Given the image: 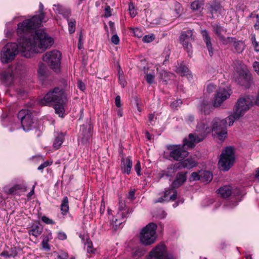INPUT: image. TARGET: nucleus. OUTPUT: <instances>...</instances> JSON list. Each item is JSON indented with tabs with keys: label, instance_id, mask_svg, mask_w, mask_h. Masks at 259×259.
Listing matches in <instances>:
<instances>
[{
	"label": "nucleus",
	"instance_id": "obj_16",
	"mask_svg": "<svg viewBox=\"0 0 259 259\" xmlns=\"http://www.w3.org/2000/svg\"><path fill=\"white\" fill-rule=\"evenodd\" d=\"M53 10L57 14L62 15L64 19L69 18L71 15V10L60 4L53 5Z\"/></svg>",
	"mask_w": 259,
	"mask_h": 259
},
{
	"label": "nucleus",
	"instance_id": "obj_56",
	"mask_svg": "<svg viewBox=\"0 0 259 259\" xmlns=\"http://www.w3.org/2000/svg\"><path fill=\"white\" fill-rule=\"evenodd\" d=\"M134 33L135 35L139 38L142 37V34L140 29L138 28H136L134 29Z\"/></svg>",
	"mask_w": 259,
	"mask_h": 259
},
{
	"label": "nucleus",
	"instance_id": "obj_9",
	"mask_svg": "<svg viewBox=\"0 0 259 259\" xmlns=\"http://www.w3.org/2000/svg\"><path fill=\"white\" fill-rule=\"evenodd\" d=\"M229 123V120L226 119L221 120L219 118H215L212 121L211 131H214L218 136L220 140H223L227 136V124ZM229 125V123H228Z\"/></svg>",
	"mask_w": 259,
	"mask_h": 259
},
{
	"label": "nucleus",
	"instance_id": "obj_35",
	"mask_svg": "<svg viewBox=\"0 0 259 259\" xmlns=\"http://www.w3.org/2000/svg\"><path fill=\"white\" fill-rule=\"evenodd\" d=\"M64 135L61 133L56 137L53 143V147L56 149H59L64 141Z\"/></svg>",
	"mask_w": 259,
	"mask_h": 259
},
{
	"label": "nucleus",
	"instance_id": "obj_15",
	"mask_svg": "<svg viewBox=\"0 0 259 259\" xmlns=\"http://www.w3.org/2000/svg\"><path fill=\"white\" fill-rule=\"evenodd\" d=\"M231 93V91L228 89L220 88L215 97L213 107H218L220 106L226 100L230 97Z\"/></svg>",
	"mask_w": 259,
	"mask_h": 259
},
{
	"label": "nucleus",
	"instance_id": "obj_37",
	"mask_svg": "<svg viewBox=\"0 0 259 259\" xmlns=\"http://www.w3.org/2000/svg\"><path fill=\"white\" fill-rule=\"evenodd\" d=\"M52 239V233L49 232L48 235L43 237L42 241L41 242L42 247L45 249H50V247L48 243L49 240Z\"/></svg>",
	"mask_w": 259,
	"mask_h": 259
},
{
	"label": "nucleus",
	"instance_id": "obj_47",
	"mask_svg": "<svg viewBox=\"0 0 259 259\" xmlns=\"http://www.w3.org/2000/svg\"><path fill=\"white\" fill-rule=\"evenodd\" d=\"M1 256L7 257H15L16 256V253L15 252L13 253H9V251L4 250L1 253Z\"/></svg>",
	"mask_w": 259,
	"mask_h": 259
},
{
	"label": "nucleus",
	"instance_id": "obj_38",
	"mask_svg": "<svg viewBox=\"0 0 259 259\" xmlns=\"http://www.w3.org/2000/svg\"><path fill=\"white\" fill-rule=\"evenodd\" d=\"M201 180L206 182H210L212 179V175L209 171H204L200 173Z\"/></svg>",
	"mask_w": 259,
	"mask_h": 259
},
{
	"label": "nucleus",
	"instance_id": "obj_22",
	"mask_svg": "<svg viewBox=\"0 0 259 259\" xmlns=\"http://www.w3.org/2000/svg\"><path fill=\"white\" fill-rule=\"evenodd\" d=\"M18 190L21 192H25L26 191V185L23 183H21L15 185L10 188H6L5 189V192L8 194H17Z\"/></svg>",
	"mask_w": 259,
	"mask_h": 259
},
{
	"label": "nucleus",
	"instance_id": "obj_18",
	"mask_svg": "<svg viewBox=\"0 0 259 259\" xmlns=\"http://www.w3.org/2000/svg\"><path fill=\"white\" fill-rule=\"evenodd\" d=\"M227 45H232L235 49V52L237 53H241L245 49L244 43L241 40H237L236 38L232 37H228L227 41Z\"/></svg>",
	"mask_w": 259,
	"mask_h": 259
},
{
	"label": "nucleus",
	"instance_id": "obj_55",
	"mask_svg": "<svg viewBox=\"0 0 259 259\" xmlns=\"http://www.w3.org/2000/svg\"><path fill=\"white\" fill-rule=\"evenodd\" d=\"M57 257L59 259H69L68 254L66 252H61Z\"/></svg>",
	"mask_w": 259,
	"mask_h": 259
},
{
	"label": "nucleus",
	"instance_id": "obj_45",
	"mask_svg": "<svg viewBox=\"0 0 259 259\" xmlns=\"http://www.w3.org/2000/svg\"><path fill=\"white\" fill-rule=\"evenodd\" d=\"M41 220L46 224L54 225L55 224V222L53 220L45 215L41 218Z\"/></svg>",
	"mask_w": 259,
	"mask_h": 259
},
{
	"label": "nucleus",
	"instance_id": "obj_30",
	"mask_svg": "<svg viewBox=\"0 0 259 259\" xmlns=\"http://www.w3.org/2000/svg\"><path fill=\"white\" fill-rule=\"evenodd\" d=\"M218 194L223 198H228L232 194V189L230 186L225 185L220 187L218 190Z\"/></svg>",
	"mask_w": 259,
	"mask_h": 259
},
{
	"label": "nucleus",
	"instance_id": "obj_57",
	"mask_svg": "<svg viewBox=\"0 0 259 259\" xmlns=\"http://www.w3.org/2000/svg\"><path fill=\"white\" fill-rule=\"evenodd\" d=\"M77 85H78V88L81 91H83L85 89V86L84 83L80 80L78 81Z\"/></svg>",
	"mask_w": 259,
	"mask_h": 259
},
{
	"label": "nucleus",
	"instance_id": "obj_7",
	"mask_svg": "<svg viewBox=\"0 0 259 259\" xmlns=\"http://www.w3.org/2000/svg\"><path fill=\"white\" fill-rule=\"evenodd\" d=\"M234 161L233 148L228 147L222 151L218 165L221 170L228 171L233 165Z\"/></svg>",
	"mask_w": 259,
	"mask_h": 259
},
{
	"label": "nucleus",
	"instance_id": "obj_31",
	"mask_svg": "<svg viewBox=\"0 0 259 259\" xmlns=\"http://www.w3.org/2000/svg\"><path fill=\"white\" fill-rule=\"evenodd\" d=\"M80 131L82 135V142L84 143L88 142L92 136L91 127L89 126V128L86 129L84 125H83L80 128Z\"/></svg>",
	"mask_w": 259,
	"mask_h": 259
},
{
	"label": "nucleus",
	"instance_id": "obj_40",
	"mask_svg": "<svg viewBox=\"0 0 259 259\" xmlns=\"http://www.w3.org/2000/svg\"><path fill=\"white\" fill-rule=\"evenodd\" d=\"M204 3L202 1H200L199 0L194 1L191 3V8L194 11L199 10H200Z\"/></svg>",
	"mask_w": 259,
	"mask_h": 259
},
{
	"label": "nucleus",
	"instance_id": "obj_3",
	"mask_svg": "<svg viewBox=\"0 0 259 259\" xmlns=\"http://www.w3.org/2000/svg\"><path fill=\"white\" fill-rule=\"evenodd\" d=\"M253 97L249 96L241 97L238 99L233 115L227 117L229 120V126L233 125L235 120L243 116L253 105Z\"/></svg>",
	"mask_w": 259,
	"mask_h": 259
},
{
	"label": "nucleus",
	"instance_id": "obj_13",
	"mask_svg": "<svg viewBox=\"0 0 259 259\" xmlns=\"http://www.w3.org/2000/svg\"><path fill=\"white\" fill-rule=\"evenodd\" d=\"M24 131H28L33 127V121L32 113L28 110L22 109L18 114Z\"/></svg>",
	"mask_w": 259,
	"mask_h": 259
},
{
	"label": "nucleus",
	"instance_id": "obj_46",
	"mask_svg": "<svg viewBox=\"0 0 259 259\" xmlns=\"http://www.w3.org/2000/svg\"><path fill=\"white\" fill-rule=\"evenodd\" d=\"M154 76L150 73L147 74L145 76L147 82L150 84L153 83L154 81Z\"/></svg>",
	"mask_w": 259,
	"mask_h": 259
},
{
	"label": "nucleus",
	"instance_id": "obj_52",
	"mask_svg": "<svg viewBox=\"0 0 259 259\" xmlns=\"http://www.w3.org/2000/svg\"><path fill=\"white\" fill-rule=\"evenodd\" d=\"M111 9L109 6L107 5L105 8V17L108 18L111 16Z\"/></svg>",
	"mask_w": 259,
	"mask_h": 259
},
{
	"label": "nucleus",
	"instance_id": "obj_27",
	"mask_svg": "<svg viewBox=\"0 0 259 259\" xmlns=\"http://www.w3.org/2000/svg\"><path fill=\"white\" fill-rule=\"evenodd\" d=\"M42 230V227L38 224H33L28 230V234L29 235L37 237L41 234Z\"/></svg>",
	"mask_w": 259,
	"mask_h": 259
},
{
	"label": "nucleus",
	"instance_id": "obj_26",
	"mask_svg": "<svg viewBox=\"0 0 259 259\" xmlns=\"http://www.w3.org/2000/svg\"><path fill=\"white\" fill-rule=\"evenodd\" d=\"M13 73L10 72L4 71L1 75V79L3 82L7 85H10L13 82Z\"/></svg>",
	"mask_w": 259,
	"mask_h": 259
},
{
	"label": "nucleus",
	"instance_id": "obj_41",
	"mask_svg": "<svg viewBox=\"0 0 259 259\" xmlns=\"http://www.w3.org/2000/svg\"><path fill=\"white\" fill-rule=\"evenodd\" d=\"M128 11L132 18L135 17L137 15V10L135 9L134 4L132 2L128 3Z\"/></svg>",
	"mask_w": 259,
	"mask_h": 259
},
{
	"label": "nucleus",
	"instance_id": "obj_53",
	"mask_svg": "<svg viewBox=\"0 0 259 259\" xmlns=\"http://www.w3.org/2000/svg\"><path fill=\"white\" fill-rule=\"evenodd\" d=\"M191 179L193 181L201 180L200 174H198L197 172H193L191 174Z\"/></svg>",
	"mask_w": 259,
	"mask_h": 259
},
{
	"label": "nucleus",
	"instance_id": "obj_17",
	"mask_svg": "<svg viewBox=\"0 0 259 259\" xmlns=\"http://www.w3.org/2000/svg\"><path fill=\"white\" fill-rule=\"evenodd\" d=\"M212 31L222 41L223 44L224 45H227V41L228 40V37L225 38L223 35L226 33L227 30L220 24L212 25Z\"/></svg>",
	"mask_w": 259,
	"mask_h": 259
},
{
	"label": "nucleus",
	"instance_id": "obj_25",
	"mask_svg": "<svg viewBox=\"0 0 259 259\" xmlns=\"http://www.w3.org/2000/svg\"><path fill=\"white\" fill-rule=\"evenodd\" d=\"M180 168L177 163L172 165L162 171L161 177L164 176L172 177L175 175L176 172Z\"/></svg>",
	"mask_w": 259,
	"mask_h": 259
},
{
	"label": "nucleus",
	"instance_id": "obj_58",
	"mask_svg": "<svg viewBox=\"0 0 259 259\" xmlns=\"http://www.w3.org/2000/svg\"><path fill=\"white\" fill-rule=\"evenodd\" d=\"M194 119H195V117H194V115H191V114L189 115L186 118V120L188 123H190L193 122L194 121Z\"/></svg>",
	"mask_w": 259,
	"mask_h": 259
},
{
	"label": "nucleus",
	"instance_id": "obj_4",
	"mask_svg": "<svg viewBox=\"0 0 259 259\" xmlns=\"http://www.w3.org/2000/svg\"><path fill=\"white\" fill-rule=\"evenodd\" d=\"M196 131L200 132L199 134H190L189 139H184V145L187 146L190 149L193 148L197 143L202 141L205 137L206 134L211 132V127L204 121L198 123L196 126Z\"/></svg>",
	"mask_w": 259,
	"mask_h": 259
},
{
	"label": "nucleus",
	"instance_id": "obj_39",
	"mask_svg": "<svg viewBox=\"0 0 259 259\" xmlns=\"http://www.w3.org/2000/svg\"><path fill=\"white\" fill-rule=\"evenodd\" d=\"M145 253L144 250L139 247H136L133 249L132 255L134 258H138L142 256Z\"/></svg>",
	"mask_w": 259,
	"mask_h": 259
},
{
	"label": "nucleus",
	"instance_id": "obj_48",
	"mask_svg": "<svg viewBox=\"0 0 259 259\" xmlns=\"http://www.w3.org/2000/svg\"><path fill=\"white\" fill-rule=\"evenodd\" d=\"M182 104V101L179 100H177L174 102H172L170 106L172 109H177V108L179 106H180Z\"/></svg>",
	"mask_w": 259,
	"mask_h": 259
},
{
	"label": "nucleus",
	"instance_id": "obj_6",
	"mask_svg": "<svg viewBox=\"0 0 259 259\" xmlns=\"http://www.w3.org/2000/svg\"><path fill=\"white\" fill-rule=\"evenodd\" d=\"M157 225L153 223L148 224L140 233V241L146 245L153 244L156 241V230Z\"/></svg>",
	"mask_w": 259,
	"mask_h": 259
},
{
	"label": "nucleus",
	"instance_id": "obj_19",
	"mask_svg": "<svg viewBox=\"0 0 259 259\" xmlns=\"http://www.w3.org/2000/svg\"><path fill=\"white\" fill-rule=\"evenodd\" d=\"M132 166L133 162L130 157H127L125 159L123 157L122 158L121 162V169L123 173L129 175L131 173Z\"/></svg>",
	"mask_w": 259,
	"mask_h": 259
},
{
	"label": "nucleus",
	"instance_id": "obj_29",
	"mask_svg": "<svg viewBox=\"0 0 259 259\" xmlns=\"http://www.w3.org/2000/svg\"><path fill=\"white\" fill-rule=\"evenodd\" d=\"M200 111L204 114H209L213 109L211 104L206 101H203L199 106Z\"/></svg>",
	"mask_w": 259,
	"mask_h": 259
},
{
	"label": "nucleus",
	"instance_id": "obj_24",
	"mask_svg": "<svg viewBox=\"0 0 259 259\" xmlns=\"http://www.w3.org/2000/svg\"><path fill=\"white\" fill-rule=\"evenodd\" d=\"M180 169L183 168L190 169L196 165L195 160L192 158H188L183 161L177 163Z\"/></svg>",
	"mask_w": 259,
	"mask_h": 259
},
{
	"label": "nucleus",
	"instance_id": "obj_8",
	"mask_svg": "<svg viewBox=\"0 0 259 259\" xmlns=\"http://www.w3.org/2000/svg\"><path fill=\"white\" fill-rule=\"evenodd\" d=\"M61 56L62 54L59 51L54 50L47 52L42 59L54 71L58 72L60 66Z\"/></svg>",
	"mask_w": 259,
	"mask_h": 259
},
{
	"label": "nucleus",
	"instance_id": "obj_32",
	"mask_svg": "<svg viewBox=\"0 0 259 259\" xmlns=\"http://www.w3.org/2000/svg\"><path fill=\"white\" fill-rule=\"evenodd\" d=\"M177 188H174L170 186V188L166 190L164 192V197L167 199V197L170 195L169 200L174 201L177 199Z\"/></svg>",
	"mask_w": 259,
	"mask_h": 259
},
{
	"label": "nucleus",
	"instance_id": "obj_21",
	"mask_svg": "<svg viewBox=\"0 0 259 259\" xmlns=\"http://www.w3.org/2000/svg\"><path fill=\"white\" fill-rule=\"evenodd\" d=\"M206 8L209 11V13L211 14V18H214V15L217 14H220L222 10L220 4L218 3H214L211 4H207Z\"/></svg>",
	"mask_w": 259,
	"mask_h": 259
},
{
	"label": "nucleus",
	"instance_id": "obj_28",
	"mask_svg": "<svg viewBox=\"0 0 259 259\" xmlns=\"http://www.w3.org/2000/svg\"><path fill=\"white\" fill-rule=\"evenodd\" d=\"M38 77L39 80H45L48 75V71L46 66L43 63H39L37 70Z\"/></svg>",
	"mask_w": 259,
	"mask_h": 259
},
{
	"label": "nucleus",
	"instance_id": "obj_50",
	"mask_svg": "<svg viewBox=\"0 0 259 259\" xmlns=\"http://www.w3.org/2000/svg\"><path fill=\"white\" fill-rule=\"evenodd\" d=\"M87 252L90 253H94V250L92 248V242L90 240L87 241Z\"/></svg>",
	"mask_w": 259,
	"mask_h": 259
},
{
	"label": "nucleus",
	"instance_id": "obj_12",
	"mask_svg": "<svg viewBox=\"0 0 259 259\" xmlns=\"http://www.w3.org/2000/svg\"><path fill=\"white\" fill-rule=\"evenodd\" d=\"M147 259H173V258L171 254L168 253L166 246L163 244H160L150 251Z\"/></svg>",
	"mask_w": 259,
	"mask_h": 259
},
{
	"label": "nucleus",
	"instance_id": "obj_62",
	"mask_svg": "<svg viewBox=\"0 0 259 259\" xmlns=\"http://www.w3.org/2000/svg\"><path fill=\"white\" fill-rule=\"evenodd\" d=\"M119 83L122 88H124L126 85V81L124 79L123 77H119L118 78Z\"/></svg>",
	"mask_w": 259,
	"mask_h": 259
},
{
	"label": "nucleus",
	"instance_id": "obj_1",
	"mask_svg": "<svg viewBox=\"0 0 259 259\" xmlns=\"http://www.w3.org/2000/svg\"><path fill=\"white\" fill-rule=\"evenodd\" d=\"M18 45L15 42L6 44L1 52V60L3 63H8L12 61L18 54V50L23 55L30 58L33 53H41L51 47L54 39L44 30H36L34 35L26 34L24 36H19Z\"/></svg>",
	"mask_w": 259,
	"mask_h": 259
},
{
	"label": "nucleus",
	"instance_id": "obj_63",
	"mask_svg": "<svg viewBox=\"0 0 259 259\" xmlns=\"http://www.w3.org/2000/svg\"><path fill=\"white\" fill-rule=\"evenodd\" d=\"M215 87L214 85L210 84L207 85L206 90L208 93H211L215 90Z\"/></svg>",
	"mask_w": 259,
	"mask_h": 259
},
{
	"label": "nucleus",
	"instance_id": "obj_20",
	"mask_svg": "<svg viewBox=\"0 0 259 259\" xmlns=\"http://www.w3.org/2000/svg\"><path fill=\"white\" fill-rule=\"evenodd\" d=\"M201 34L202 36L203 39L205 43L208 51L209 52V55L212 57L213 53V48L211 42V38L207 31L206 30H203L201 32Z\"/></svg>",
	"mask_w": 259,
	"mask_h": 259
},
{
	"label": "nucleus",
	"instance_id": "obj_5",
	"mask_svg": "<svg viewBox=\"0 0 259 259\" xmlns=\"http://www.w3.org/2000/svg\"><path fill=\"white\" fill-rule=\"evenodd\" d=\"M67 98L64 90L55 88L50 91L41 100L42 105L51 106L58 103H66Z\"/></svg>",
	"mask_w": 259,
	"mask_h": 259
},
{
	"label": "nucleus",
	"instance_id": "obj_61",
	"mask_svg": "<svg viewBox=\"0 0 259 259\" xmlns=\"http://www.w3.org/2000/svg\"><path fill=\"white\" fill-rule=\"evenodd\" d=\"M253 67L255 71L259 75V62H254L253 64Z\"/></svg>",
	"mask_w": 259,
	"mask_h": 259
},
{
	"label": "nucleus",
	"instance_id": "obj_23",
	"mask_svg": "<svg viewBox=\"0 0 259 259\" xmlns=\"http://www.w3.org/2000/svg\"><path fill=\"white\" fill-rule=\"evenodd\" d=\"M186 172L178 173L176 179L171 184L172 187L175 188L180 187L186 180Z\"/></svg>",
	"mask_w": 259,
	"mask_h": 259
},
{
	"label": "nucleus",
	"instance_id": "obj_42",
	"mask_svg": "<svg viewBox=\"0 0 259 259\" xmlns=\"http://www.w3.org/2000/svg\"><path fill=\"white\" fill-rule=\"evenodd\" d=\"M174 5L175 7L174 10L176 14L180 16L183 11V8L181 4L178 2L175 1Z\"/></svg>",
	"mask_w": 259,
	"mask_h": 259
},
{
	"label": "nucleus",
	"instance_id": "obj_43",
	"mask_svg": "<svg viewBox=\"0 0 259 259\" xmlns=\"http://www.w3.org/2000/svg\"><path fill=\"white\" fill-rule=\"evenodd\" d=\"M160 78L163 81H166L168 79L169 76L171 74L170 73L168 72L165 70H161L159 72Z\"/></svg>",
	"mask_w": 259,
	"mask_h": 259
},
{
	"label": "nucleus",
	"instance_id": "obj_33",
	"mask_svg": "<svg viewBox=\"0 0 259 259\" xmlns=\"http://www.w3.org/2000/svg\"><path fill=\"white\" fill-rule=\"evenodd\" d=\"M68 199L67 196H64L61 202L60 209L63 215H66L69 210Z\"/></svg>",
	"mask_w": 259,
	"mask_h": 259
},
{
	"label": "nucleus",
	"instance_id": "obj_44",
	"mask_svg": "<svg viewBox=\"0 0 259 259\" xmlns=\"http://www.w3.org/2000/svg\"><path fill=\"white\" fill-rule=\"evenodd\" d=\"M155 39L154 35L153 34H148L145 35L143 38L142 40L143 42L146 43H149L150 42H152L153 40H154Z\"/></svg>",
	"mask_w": 259,
	"mask_h": 259
},
{
	"label": "nucleus",
	"instance_id": "obj_51",
	"mask_svg": "<svg viewBox=\"0 0 259 259\" xmlns=\"http://www.w3.org/2000/svg\"><path fill=\"white\" fill-rule=\"evenodd\" d=\"M52 162H50L49 161H45L44 162H43L42 163H41L37 168V169L38 170H43V169L48 166L49 165H51L52 164Z\"/></svg>",
	"mask_w": 259,
	"mask_h": 259
},
{
	"label": "nucleus",
	"instance_id": "obj_2",
	"mask_svg": "<svg viewBox=\"0 0 259 259\" xmlns=\"http://www.w3.org/2000/svg\"><path fill=\"white\" fill-rule=\"evenodd\" d=\"M43 11L44 6L41 3H40L38 10L39 14L35 15L30 19H25L17 24V35L20 37L24 36L26 34L34 35L36 28L40 27L42 22H46L47 21ZM43 30L45 31L44 29Z\"/></svg>",
	"mask_w": 259,
	"mask_h": 259
},
{
	"label": "nucleus",
	"instance_id": "obj_54",
	"mask_svg": "<svg viewBox=\"0 0 259 259\" xmlns=\"http://www.w3.org/2000/svg\"><path fill=\"white\" fill-rule=\"evenodd\" d=\"M111 42L114 45H118L119 42V38L117 34H114L111 37Z\"/></svg>",
	"mask_w": 259,
	"mask_h": 259
},
{
	"label": "nucleus",
	"instance_id": "obj_10",
	"mask_svg": "<svg viewBox=\"0 0 259 259\" xmlns=\"http://www.w3.org/2000/svg\"><path fill=\"white\" fill-rule=\"evenodd\" d=\"M235 81L241 85L247 86L250 81V74L247 71L245 66H236L234 75Z\"/></svg>",
	"mask_w": 259,
	"mask_h": 259
},
{
	"label": "nucleus",
	"instance_id": "obj_14",
	"mask_svg": "<svg viewBox=\"0 0 259 259\" xmlns=\"http://www.w3.org/2000/svg\"><path fill=\"white\" fill-rule=\"evenodd\" d=\"M194 40L193 31L187 30L182 32L180 36V42L182 45L184 49L187 51L189 55L192 53L191 42Z\"/></svg>",
	"mask_w": 259,
	"mask_h": 259
},
{
	"label": "nucleus",
	"instance_id": "obj_36",
	"mask_svg": "<svg viewBox=\"0 0 259 259\" xmlns=\"http://www.w3.org/2000/svg\"><path fill=\"white\" fill-rule=\"evenodd\" d=\"M68 22V31L70 34L73 33L75 31L76 21L74 19L69 18L66 19Z\"/></svg>",
	"mask_w": 259,
	"mask_h": 259
},
{
	"label": "nucleus",
	"instance_id": "obj_64",
	"mask_svg": "<svg viewBox=\"0 0 259 259\" xmlns=\"http://www.w3.org/2000/svg\"><path fill=\"white\" fill-rule=\"evenodd\" d=\"M128 198L131 200H134L135 198L134 190H131L128 192Z\"/></svg>",
	"mask_w": 259,
	"mask_h": 259
},
{
	"label": "nucleus",
	"instance_id": "obj_34",
	"mask_svg": "<svg viewBox=\"0 0 259 259\" xmlns=\"http://www.w3.org/2000/svg\"><path fill=\"white\" fill-rule=\"evenodd\" d=\"M66 103H58L52 105L54 106L56 113L59 114L60 116H62L64 113V105Z\"/></svg>",
	"mask_w": 259,
	"mask_h": 259
},
{
	"label": "nucleus",
	"instance_id": "obj_49",
	"mask_svg": "<svg viewBox=\"0 0 259 259\" xmlns=\"http://www.w3.org/2000/svg\"><path fill=\"white\" fill-rule=\"evenodd\" d=\"M134 169L137 172L138 176H140L141 175V163L140 161H138L136 165H135Z\"/></svg>",
	"mask_w": 259,
	"mask_h": 259
},
{
	"label": "nucleus",
	"instance_id": "obj_11",
	"mask_svg": "<svg viewBox=\"0 0 259 259\" xmlns=\"http://www.w3.org/2000/svg\"><path fill=\"white\" fill-rule=\"evenodd\" d=\"M186 147L185 145L183 144L182 146L180 145H169L167 146V149L171 150L169 156L172 159L177 161H181L187 157L189 152L184 149V147ZM186 147L189 148L187 146Z\"/></svg>",
	"mask_w": 259,
	"mask_h": 259
},
{
	"label": "nucleus",
	"instance_id": "obj_60",
	"mask_svg": "<svg viewBox=\"0 0 259 259\" xmlns=\"http://www.w3.org/2000/svg\"><path fill=\"white\" fill-rule=\"evenodd\" d=\"M58 237L59 239L63 240L66 239L67 236L64 232H59L58 233Z\"/></svg>",
	"mask_w": 259,
	"mask_h": 259
},
{
	"label": "nucleus",
	"instance_id": "obj_59",
	"mask_svg": "<svg viewBox=\"0 0 259 259\" xmlns=\"http://www.w3.org/2000/svg\"><path fill=\"white\" fill-rule=\"evenodd\" d=\"M115 104L117 107H120L121 106V104L120 97L119 96H117L116 97L115 99Z\"/></svg>",
	"mask_w": 259,
	"mask_h": 259
}]
</instances>
